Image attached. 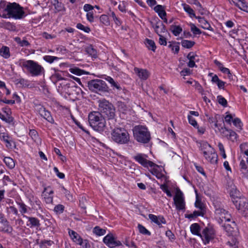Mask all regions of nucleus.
Listing matches in <instances>:
<instances>
[{"label":"nucleus","mask_w":248,"mask_h":248,"mask_svg":"<svg viewBox=\"0 0 248 248\" xmlns=\"http://www.w3.org/2000/svg\"><path fill=\"white\" fill-rule=\"evenodd\" d=\"M132 131L133 137L138 142L146 144L151 140V134L146 126L142 125H136Z\"/></svg>","instance_id":"f257e3e1"},{"label":"nucleus","mask_w":248,"mask_h":248,"mask_svg":"<svg viewBox=\"0 0 248 248\" xmlns=\"http://www.w3.org/2000/svg\"><path fill=\"white\" fill-rule=\"evenodd\" d=\"M88 121L90 125L95 131L102 132L106 127L105 119L99 112L93 111L88 115Z\"/></svg>","instance_id":"f03ea898"},{"label":"nucleus","mask_w":248,"mask_h":248,"mask_svg":"<svg viewBox=\"0 0 248 248\" xmlns=\"http://www.w3.org/2000/svg\"><path fill=\"white\" fill-rule=\"evenodd\" d=\"M4 11L7 13L6 14L2 15L4 18H14L17 19H21L24 16L25 12L23 8L16 2L8 3Z\"/></svg>","instance_id":"7ed1b4c3"},{"label":"nucleus","mask_w":248,"mask_h":248,"mask_svg":"<svg viewBox=\"0 0 248 248\" xmlns=\"http://www.w3.org/2000/svg\"><path fill=\"white\" fill-rule=\"evenodd\" d=\"M219 117V115H216L215 117H209L208 121L210 124H213L215 127L218 128L219 132L222 136L232 142L236 141L238 135L234 131L231 129H227L225 127L220 126L217 124V119Z\"/></svg>","instance_id":"20e7f679"},{"label":"nucleus","mask_w":248,"mask_h":248,"mask_svg":"<svg viewBox=\"0 0 248 248\" xmlns=\"http://www.w3.org/2000/svg\"><path fill=\"white\" fill-rule=\"evenodd\" d=\"M99 109L100 114L105 119L113 120L115 112L113 106L108 101L103 99L99 101Z\"/></svg>","instance_id":"39448f33"},{"label":"nucleus","mask_w":248,"mask_h":248,"mask_svg":"<svg viewBox=\"0 0 248 248\" xmlns=\"http://www.w3.org/2000/svg\"><path fill=\"white\" fill-rule=\"evenodd\" d=\"M216 218L219 223L229 222L232 220V217L229 212L224 209L223 206L217 202H214Z\"/></svg>","instance_id":"423d86ee"},{"label":"nucleus","mask_w":248,"mask_h":248,"mask_svg":"<svg viewBox=\"0 0 248 248\" xmlns=\"http://www.w3.org/2000/svg\"><path fill=\"white\" fill-rule=\"evenodd\" d=\"M234 193L236 195L233 194L232 191L230 195L233 198L232 202L236 209L244 216H248V200L245 198H239L237 195L238 191L235 190Z\"/></svg>","instance_id":"0eeeda50"},{"label":"nucleus","mask_w":248,"mask_h":248,"mask_svg":"<svg viewBox=\"0 0 248 248\" xmlns=\"http://www.w3.org/2000/svg\"><path fill=\"white\" fill-rule=\"evenodd\" d=\"M203 154L205 159L212 164L217 161V155L213 148L207 142L203 143L202 146Z\"/></svg>","instance_id":"6e6552de"},{"label":"nucleus","mask_w":248,"mask_h":248,"mask_svg":"<svg viewBox=\"0 0 248 248\" xmlns=\"http://www.w3.org/2000/svg\"><path fill=\"white\" fill-rule=\"evenodd\" d=\"M23 65L32 76L40 75L44 70L41 65L32 60H28L25 62L23 63Z\"/></svg>","instance_id":"1a4fd4ad"},{"label":"nucleus","mask_w":248,"mask_h":248,"mask_svg":"<svg viewBox=\"0 0 248 248\" xmlns=\"http://www.w3.org/2000/svg\"><path fill=\"white\" fill-rule=\"evenodd\" d=\"M88 87L91 91L94 92L106 91L107 88L105 82L100 79L92 80L89 81Z\"/></svg>","instance_id":"9d476101"},{"label":"nucleus","mask_w":248,"mask_h":248,"mask_svg":"<svg viewBox=\"0 0 248 248\" xmlns=\"http://www.w3.org/2000/svg\"><path fill=\"white\" fill-rule=\"evenodd\" d=\"M200 237L202 238L204 244H208L215 237L214 230L212 227H205L202 230Z\"/></svg>","instance_id":"9b49d317"},{"label":"nucleus","mask_w":248,"mask_h":248,"mask_svg":"<svg viewBox=\"0 0 248 248\" xmlns=\"http://www.w3.org/2000/svg\"><path fill=\"white\" fill-rule=\"evenodd\" d=\"M148 156L143 154H138L134 156V159L145 168L148 167H157L158 166L153 162L148 160L147 158Z\"/></svg>","instance_id":"f8f14e48"},{"label":"nucleus","mask_w":248,"mask_h":248,"mask_svg":"<svg viewBox=\"0 0 248 248\" xmlns=\"http://www.w3.org/2000/svg\"><path fill=\"white\" fill-rule=\"evenodd\" d=\"M103 242L109 248H115L123 246L122 242L117 240L112 233H109L105 236Z\"/></svg>","instance_id":"ddd939ff"},{"label":"nucleus","mask_w":248,"mask_h":248,"mask_svg":"<svg viewBox=\"0 0 248 248\" xmlns=\"http://www.w3.org/2000/svg\"><path fill=\"white\" fill-rule=\"evenodd\" d=\"M174 204L178 210H184L185 209V202L183 193L180 190H177L173 198Z\"/></svg>","instance_id":"4468645a"},{"label":"nucleus","mask_w":248,"mask_h":248,"mask_svg":"<svg viewBox=\"0 0 248 248\" xmlns=\"http://www.w3.org/2000/svg\"><path fill=\"white\" fill-rule=\"evenodd\" d=\"M111 136L112 140L115 142L120 144L124 143V128H116L114 129Z\"/></svg>","instance_id":"2eb2a0df"},{"label":"nucleus","mask_w":248,"mask_h":248,"mask_svg":"<svg viewBox=\"0 0 248 248\" xmlns=\"http://www.w3.org/2000/svg\"><path fill=\"white\" fill-rule=\"evenodd\" d=\"M151 24L158 35L167 32L165 26L158 18L155 20V22H152Z\"/></svg>","instance_id":"dca6fc26"},{"label":"nucleus","mask_w":248,"mask_h":248,"mask_svg":"<svg viewBox=\"0 0 248 248\" xmlns=\"http://www.w3.org/2000/svg\"><path fill=\"white\" fill-rule=\"evenodd\" d=\"M134 72L141 80H146L150 75L149 71L145 69L135 67L134 68Z\"/></svg>","instance_id":"f3484780"},{"label":"nucleus","mask_w":248,"mask_h":248,"mask_svg":"<svg viewBox=\"0 0 248 248\" xmlns=\"http://www.w3.org/2000/svg\"><path fill=\"white\" fill-rule=\"evenodd\" d=\"M149 218L152 222L155 223L159 226L161 224H166V220L163 216H156L153 214H149Z\"/></svg>","instance_id":"a211bd4d"},{"label":"nucleus","mask_w":248,"mask_h":248,"mask_svg":"<svg viewBox=\"0 0 248 248\" xmlns=\"http://www.w3.org/2000/svg\"><path fill=\"white\" fill-rule=\"evenodd\" d=\"M39 114L48 122L51 124H53L54 123V120L51 116L50 112L46 110L45 108H40Z\"/></svg>","instance_id":"6ab92c4d"},{"label":"nucleus","mask_w":248,"mask_h":248,"mask_svg":"<svg viewBox=\"0 0 248 248\" xmlns=\"http://www.w3.org/2000/svg\"><path fill=\"white\" fill-rule=\"evenodd\" d=\"M69 234L71 238L74 242L79 245H82L83 239L77 232L73 230H70L69 231Z\"/></svg>","instance_id":"aec40b11"},{"label":"nucleus","mask_w":248,"mask_h":248,"mask_svg":"<svg viewBox=\"0 0 248 248\" xmlns=\"http://www.w3.org/2000/svg\"><path fill=\"white\" fill-rule=\"evenodd\" d=\"M23 217L27 218L28 219V221L30 222L29 224H27L28 226H30L31 228L32 227H39L40 226V221L39 220L34 217H27L26 216L23 215Z\"/></svg>","instance_id":"412c9836"},{"label":"nucleus","mask_w":248,"mask_h":248,"mask_svg":"<svg viewBox=\"0 0 248 248\" xmlns=\"http://www.w3.org/2000/svg\"><path fill=\"white\" fill-rule=\"evenodd\" d=\"M155 11L157 13L161 18L166 16L167 14L165 10L164 6L161 5H157L154 8Z\"/></svg>","instance_id":"4be33fe9"},{"label":"nucleus","mask_w":248,"mask_h":248,"mask_svg":"<svg viewBox=\"0 0 248 248\" xmlns=\"http://www.w3.org/2000/svg\"><path fill=\"white\" fill-rule=\"evenodd\" d=\"M197 19H198L199 22L201 23L202 28L204 29L213 31V29L211 27L210 24L204 19V18L198 16L197 17Z\"/></svg>","instance_id":"5701e85b"},{"label":"nucleus","mask_w":248,"mask_h":248,"mask_svg":"<svg viewBox=\"0 0 248 248\" xmlns=\"http://www.w3.org/2000/svg\"><path fill=\"white\" fill-rule=\"evenodd\" d=\"M85 51L89 55L92 57L95 58L97 57V51L95 49L93 46L91 45H87L85 46Z\"/></svg>","instance_id":"b1692460"},{"label":"nucleus","mask_w":248,"mask_h":248,"mask_svg":"<svg viewBox=\"0 0 248 248\" xmlns=\"http://www.w3.org/2000/svg\"><path fill=\"white\" fill-rule=\"evenodd\" d=\"M240 171L243 176L245 177H248V168L246 165L245 161L244 160H242L239 164Z\"/></svg>","instance_id":"393cba45"},{"label":"nucleus","mask_w":248,"mask_h":248,"mask_svg":"<svg viewBox=\"0 0 248 248\" xmlns=\"http://www.w3.org/2000/svg\"><path fill=\"white\" fill-rule=\"evenodd\" d=\"M51 3L54 6L56 10V12H59L62 11H65L64 5L59 2L58 0H51Z\"/></svg>","instance_id":"a878e982"},{"label":"nucleus","mask_w":248,"mask_h":248,"mask_svg":"<svg viewBox=\"0 0 248 248\" xmlns=\"http://www.w3.org/2000/svg\"><path fill=\"white\" fill-rule=\"evenodd\" d=\"M190 230L193 234L200 236L201 235V228L200 225L198 223H193L191 225Z\"/></svg>","instance_id":"bb28decb"},{"label":"nucleus","mask_w":248,"mask_h":248,"mask_svg":"<svg viewBox=\"0 0 248 248\" xmlns=\"http://www.w3.org/2000/svg\"><path fill=\"white\" fill-rule=\"evenodd\" d=\"M236 7L239 8L241 10L244 11L248 13V3L245 0H241L238 1L235 5Z\"/></svg>","instance_id":"cd10ccee"},{"label":"nucleus","mask_w":248,"mask_h":248,"mask_svg":"<svg viewBox=\"0 0 248 248\" xmlns=\"http://www.w3.org/2000/svg\"><path fill=\"white\" fill-rule=\"evenodd\" d=\"M183 8L186 12L190 17H195L197 18L198 16H196L194 10L190 6L186 3L182 4Z\"/></svg>","instance_id":"c85d7f7f"},{"label":"nucleus","mask_w":248,"mask_h":248,"mask_svg":"<svg viewBox=\"0 0 248 248\" xmlns=\"http://www.w3.org/2000/svg\"><path fill=\"white\" fill-rule=\"evenodd\" d=\"M230 222H231L232 225L228 223H226V222H225L223 227L224 228V229L227 232L231 234L233 231V228L234 227L236 226V224L234 221L232 220V219Z\"/></svg>","instance_id":"c756f323"},{"label":"nucleus","mask_w":248,"mask_h":248,"mask_svg":"<svg viewBox=\"0 0 248 248\" xmlns=\"http://www.w3.org/2000/svg\"><path fill=\"white\" fill-rule=\"evenodd\" d=\"M170 31L174 36H177L182 32L183 30L180 26L172 25L170 27Z\"/></svg>","instance_id":"7c9ffc66"},{"label":"nucleus","mask_w":248,"mask_h":248,"mask_svg":"<svg viewBox=\"0 0 248 248\" xmlns=\"http://www.w3.org/2000/svg\"><path fill=\"white\" fill-rule=\"evenodd\" d=\"M0 55L5 59L9 58L10 56L9 48L6 46H3L0 49Z\"/></svg>","instance_id":"2f4dec72"},{"label":"nucleus","mask_w":248,"mask_h":248,"mask_svg":"<svg viewBox=\"0 0 248 248\" xmlns=\"http://www.w3.org/2000/svg\"><path fill=\"white\" fill-rule=\"evenodd\" d=\"M214 63L218 66L220 70L223 73L228 74V75H231L230 70L226 67H224L223 64L217 60L214 61Z\"/></svg>","instance_id":"473e14b6"},{"label":"nucleus","mask_w":248,"mask_h":248,"mask_svg":"<svg viewBox=\"0 0 248 248\" xmlns=\"http://www.w3.org/2000/svg\"><path fill=\"white\" fill-rule=\"evenodd\" d=\"M145 45L149 49L155 51L156 46L155 42L151 39H146L145 41Z\"/></svg>","instance_id":"72a5a7b5"},{"label":"nucleus","mask_w":248,"mask_h":248,"mask_svg":"<svg viewBox=\"0 0 248 248\" xmlns=\"http://www.w3.org/2000/svg\"><path fill=\"white\" fill-rule=\"evenodd\" d=\"M3 161L6 165L10 169H13L15 167V164L14 160L10 157H5Z\"/></svg>","instance_id":"f704fd0d"},{"label":"nucleus","mask_w":248,"mask_h":248,"mask_svg":"<svg viewBox=\"0 0 248 248\" xmlns=\"http://www.w3.org/2000/svg\"><path fill=\"white\" fill-rule=\"evenodd\" d=\"M195 44V42L187 40H183L181 41L182 46L186 48H191L194 46Z\"/></svg>","instance_id":"c9c22d12"},{"label":"nucleus","mask_w":248,"mask_h":248,"mask_svg":"<svg viewBox=\"0 0 248 248\" xmlns=\"http://www.w3.org/2000/svg\"><path fill=\"white\" fill-rule=\"evenodd\" d=\"M0 231L10 233L12 231V228L9 223H7V224H0Z\"/></svg>","instance_id":"e433bc0d"},{"label":"nucleus","mask_w":248,"mask_h":248,"mask_svg":"<svg viewBox=\"0 0 248 248\" xmlns=\"http://www.w3.org/2000/svg\"><path fill=\"white\" fill-rule=\"evenodd\" d=\"M17 204L19 206V211L23 216L24 214L28 212V207L22 202H17Z\"/></svg>","instance_id":"4c0bfd02"},{"label":"nucleus","mask_w":248,"mask_h":248,"mask_svg":"<svg viewBox=\"0 0 248 248\" xmlns=\"http://www.w3.org/2000/svg\"><path fill=\"white\" fill-rule=\"evenodd\" d=\"M169 43V47H170L172 51H173L175 53H178L179 51V46L178 43L170 42Z\"/></svg>","instance_id":"58836bf2"},{"label":"nucleus","mask_w":248,"mask_h":248,"mask_svg":"<svg viewBox=\"0 0 248 248\" xmlns=\"http://www.w3.org/2000/svg\"><path fill=\"white\" fill-rule=\"evenodd\" d=\"M0 139L6 143V146L7 147L10 148L11 147V144L9 140V137L7 135L4 133H2L1 135H0Z\"/></svg>","instance_id":"ea45409f"},{"label":"nucleus","mask_w":248,"mask_h":248,"mask_svg":"<svg viewBox=\"0 0 248 248\" xmlns=\"http://www.w3.org/2000/svg\"><path fill=\"white\" fill-rule=\"evenodd\" d=\"M69 71L75 75H77L78 76L84 74L85 71L80 69L78 67L71 68L69 69Z\"/></svg>","instance_id":"a19ab883"},{"label":"nucleus","mask_w":248,"mask_h":248,"mask_svg":"<svg viewBox=\"0 0 248 248\" xmlns=\"http://www.w3.org/2000/svg\"><path fill=\"white\" fill-rule=\"evenodd\" d=\"M138 228L140 233L144 235H151V232L142 225L139 224L138 225Z\"/></svg>","instance_id":"79ce46f5"},{"label":"nucleus","mask_w":248,"mask_h":248,"mask_svg":"<svg viewBox=\"0 0 248 248\" xmlns=\"http://www.w3.org/2000/svg\"><path fill=\"white\" fill-rule=\"evenodd\" d=\"M157 167H153L151 172L154 175H155L157 178L160 179L162 177L163 174L159 172L158 169L156 168Z\"/></svg>","instance_id":"37998d69"},{"label":"nucleus","mask_w":248,"mask_h":248,"mask_svg":"<svg viewBox=\"0 0 248 248\" xmlns=\"http://www.w3.org/2000/svg\"><path fill=\"white\" fill-rule=\"evenodd\" d=\"M191 31L193 32L194 34H201L202 33V31L201 30L198 28L194 24L190 23V24Z\"/></svg>","instance_id":"c03bdc74"},{"label":"nucleus","mask_w":248,"mask_h":248,"mask_svg":"<svg viewBox=\"0 0 248 248\" xmlns=\"http://www.w3.org/2000/svg\"><path fill=\"white\" fill-rule=\"evenodd\" d=\"M232 123L233 125L238 129L239 130L242 129V123L240 119L238 118H234L232 121Z\"/></svg>","instance_id":"a18cd8bd"},{"label":"nucleus","mask_w":248,"mask_h":248,"mask_svg":"<svg viewBox=\"0 0 248 248\" xmlns=\"http://www.w3.org/2000/svg\"><path fill=\"white\" fill-rule=\"evenodd\" d=\"M217 100L219 104L221 105L224 107H227V101L224 97H222L221 95H218L217 96Z\"/></svg>","instance_id":"49530a36"},{"label":"nucleus","mask_w":248,"mask_h":248,"mask_svg":"<svg viewBox=\"0 0 248 248\" xmlns=\"http://www.w3.org/2000/svg\"><path fill=\"white\" fill-rule=\"evenodd\" d=\"M93 232L98 235H103L106 233V230L96 226L93 229Z\"/></svg>","instance_id":"de8ad7c7"},{"label":"nucleus","mask_w":248,"mask_h":248,"mask_svg":"<svg viewBox=\"0 0 248 248\" xmlns=\"http://www.w3.org/2000/svg\"><path fill=\"white\" fill-rule=\"evenodd\" d=\"M126 143L131 147H132L134 144V142L130 140V135L127 132L125 133V144Z\"/></svg>","instance_id":"09e8293b"},{"label":"nucleus","mask_w":248,"mask_h":248,"mask_svg":"<svg viewBox=\"0 0 248 248\" xmlns=\"http://www.w3.org/2000/svg\"><path fill=\"white\" fill-rule=\"evenodd\" d=\"M59 58L55 56H45L44 57V60L49 62V63H52L55 60H58Z\"/></svg>","instance_id":"8fccbe9b"},{"label":"nucleus","mask_w":248,"mask_h":248,"mask_svg":"<svg viewBox=\"0 0 248 248\" xmlns=\"http://www.w3.org/2000/svg\"><path fill=\"white\" fill-rule=\"evenodd\" d=\"M100 20L105 25H108L109 24V18L107 15H102L100 17Z\"/></svg>","instance_id":"3c124183"},{"label":"nucleus","mask_w":248,"mask_h":248,"mask_svg":"<svg viewBox=\"0 0 248 248\" xmlns=\"http://www.w3.org/2000/svg\"><path fill=\"white\" fill-rule=\"evenodd\" d=\"M237 241L235 238H233L232 237H231V240H229L227 242V244L231 247H233V248H237Z\"/></svg>","instance_id":"603ef678"},{"label":"nucleus","mask_w":248,"mask_h":248,"mask_svg":"<svg viewBox=\"0 0 248 248\" xmlns=\"http://www.w3.org/2000/svg\"><path fill=\"white\" fill-rule=\"evenodd\" d=\"M29 135L34 141H36L38 138L37 132L34 129L30 130Z\"/></svg>","instance_id":"864d4df0"},{"label":"nucleus","mask_w":248,"mask_h":248,"mask_svg":"<svg viewBox=\"0 0 248 248\" xmlns=\"http://www.w3.org/2000/svg\"><path fill=\"white\" fill-rule=\"evenodd\" d=\"M77 28L79 30L83 31L84 32L88 33L91 30L88 27H85L81 23H78L77 25Z\"/></svg>","instance_id":"5fc2aeb1"},{"label":"nucleus","mask_w":248,"mask_h":248,"mask_svg":"<svg viewBox=\"0 0 248 248\" xmlns=\"http://www.w3.org/2000/svg\"><path fill=\"white\" fill-rule=\"evenodd\" d=\"M64 207L62 204H58L56 205L54 209V211L58 214L62 213L64 210Z\"/></svg>","instance_id":"6e6d98bb"},{"label":"nucleus","mask_w":248,"mask_h":248,"mask_svg":"<svg viewBox=\"0 0 248 248\" xmlns=\"http://www.w3.org/2000/svg\"><path fill=\"white\" fill-rule=\"evenodd\" d=\"M160 188L167 194L168 196L170 197L172 196V194L170 191L168 189L167 185H161L160 186Z\"/></svg>","instance_id":"4d7b16f0"},{"label":"nucleus","mask_w":248,"mask_h":248,"mask_svg":"<svg viewBox=\"0 0 248 248\" xmlns=\"http://www.w3.org/2000/svg\"><path fill=\"white\" fill-rule=\"evenodd\" d=\"M7 212L9 213L13 214L14 215H18V211L17 209L14 206H11L7 208Z\"/></svg>","instance_id":"13d9d810"},{"label":"nucleus","mask_w":248,"mask_h":248,"mask_svg":"<svg viewBox=\"0 0 248 248\" xmlns=\"http://www.w3.org/2000/svg\"><path fill=\"white\" fill-rule=\"evenodd\" d=\"M166 235L171 241H173L175 239V235L170 230L166 231Z\"/></svg>","instance_id":"bf43d9fd"},{"label":"nucleus","mask_w":248,"mask_h":248,"mask_svg":"<svg viewBox=\"0 0 248 248\" xmlns=\"http://www.w3.org/2000/svg\"><path fill=\"white\" fill-rule=\"evenodd\" d=\"M188 119L190 124L193 125L194 127H196L197 126V123L195 119L191 116H188Z\"/></svg>","instance_id":"052dcab7"},{"label":"nucleus","mask_w":248,"mask_h":248,"mask_svg":"<svg viewBox=\"0 0 248 248\" xmlns=\"http://www.w3.org/2000/svg\"><path fill=\"white\" fill-rule=\"evenodd\" d=\"M195 206L197 208L200 209L201 211H202L203 210L204 207L203 203L201 202V201L197 199L195 202Z\"/></svg>","instance_id":"680f3d73"},{"label":"nucleus","mask_w":248,"mask_h":248,"mask_svg":"<svg viewBox=\"0 0 248 248\" xmlns=\"http://www.w3.org/2000/svg\"><path fill=\"white\" fill-rule=\"evenodd\" d=\"M158 36H159V43L160 44V45L166 46L167 43L166 38L164 37L161 34L158 35Z\"/></svg>","instance_id":"e2e57ef3"},{"label":"nucleus","mask_w":248,"mask_h":248,"mask_svg":"<svg viewBox=\"0 0 248 248\" xmlns=\"http://www.w3.org/2000/svg\"><path fill=\"white\" fill-rule=\"evenodd\" d=\"M106 79L108 82H109L111 84V85L112 86H114L117 89H119V87L117 85V84L115 83V82L114 81V80H113V79L112 78H111L110 77H107L106 78Z\"/></svg>","instance_id":"0e129e2a"},{"label":"nucleus","mask_w":248,"mask_h":248,"mask_svg":"<svg viewBox=\"0 0 248 248\" xmlns=\"http://www.w3.org/2000/svg\"><path fill=\"white\" fill-rule=\"evenodd\" d=\"M45 202L47 204L52 203L53 202V197L52 196L46 195V194L44 195Z\"/></svg>","instance_id":"69168bd1"},{"label":"nucleus","mask_w":248,"mask_h":248,"mask_svg":"<svg viewBox=\"0 0 248 248\" xmlns=\"http://www.w3.org/2000/svg\"><path fill=\"white\" fill-rule=\"evenodd\" d=\"M87 18L89 21L92 22L93 21L94 17L93 11L88 12L86 15Z\"/></svg>","instance_id":"338daca9"},{"label":"nucleus","mask_w":248,"mask_h":248,"mask_svg":"<svg viewBox=\"0 0 248 248\" xmlns=\"http://www.w3.org/2000/svg\"><path fill=\"white\" fill-rule=\"evenodd\" d=\"M233 116H232V114H227L225 117V122L229 124H231V122L233 121Z\"/></svg>","instance_id":"774afa93"}]
</instances>
